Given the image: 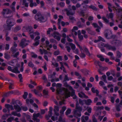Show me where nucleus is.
<instances>
[{"instance_id":"nucleus-2","label":"nucleus","mask_w":122,"mask_h":122,"mask_svg":"<svg viewBox=\"0 0 122 122\" xmlns=\"http://www.w3.org/2000/svg\"><path fill=\"white\" fill-rule=\"evenodd\" d=\"M32 27L30 26H28L27 27H24L22 30L24 31H29V34L30 37L33 39L34 38V36H37L36 37L34 40L35 41L39 40L40 38V36H39L40 34V33L37 31L34 32L33 31H32Z\"/></svg>"},{"instance_id":"nucleus-58","label":"nucleus","mask_w":122,"mask_h":122,"mask_svg":"<svg viewBox=\"0 0 122 122\" xmlns=\"http://www.w3.org/2000/svg\"><path fill=\"white\" fill-rule=\"evenodd\" d=\"M78 37L79 39L80 40H82L83 39V36L79 34H78Z\"/></svg>"},{"instance_id":"nucleus-51","label":"nucleus","mask_w":122,"mask_h":122,"mask_svg":"<svg viewBox=\"0 0 122 122\" xmlns=\"http://www.w3.org/2000/svg\"><path fill=\"white\" fill-rule=\"evenodd\" d=\"M75 74L76 76H78V79H80L81 78V76L79 73L76 72H75Z\"/></svg>"},{"instance_id":"nucleus-42","label":"nucleus","mask_w":122,"mask_h":122,"mask_svg":"<svg viewBox=\"0 0 122 122\" xmlns=\"http://www.w3.org/2000/svg\"><path fill=\"white\" fill-rule=\"evenodd\" d=\"M75 42L77 45V46H78L80 50V51L81 52H82L83 50L82 48V47H81V46L77 42H76V41H75Z\"/></svg>"},{"instance_id":"nucleus-17","label":"nucleus","mask_w":122,"mask_h":122,"mask_svg":"<svg viewBox=\"0 0 122 122\" xmlns=\"http://www.w3.org/2000/svg\"><path fill=\"white\" fill-rule=\"evenodd\" d=\"M64 86L68 88L69 90L70 91L72 90V95L74 94V90L73 89V88L71 86L68 84L66 82L64 83Z\"/></svg>"},{"instance_id":"nucleus-55","label":"nucleus","mask_w":122,"mask_h":122,"mask_svg":"<svg viewBox=\"0 0 122 122\" xmlns=\"http://www.w3.org/2000/svg\"><path fill=\"white\" fill-rule=\"evenodd\" d=\"M84 49L86 52V54L88 56H90V53L88 51L86 47H84Z\"/></svg>"},{"instance_id":"nucleus-28","label":"nucleus","mask_w":122,"mask_h":122,"mask_svg":"<svg viewBox=\"0 0 122 122\" xmlns=\"http://www.w3.org/2000/svg\"><path fill=\"white\" fill-rule=\"evenodd\" d=\"M14 107L15 109L17 112H19L21 109V107L18 105H15Z\"/></svg>"},{"instance_id":"nucleus-38","label":"nucleus","mask_w":122,"mask_h":122,"mask_svg":"<svg viewBox=\"0 0 122 122\" xmlns=\"http://www.w3.org/2000/svg\"><path fill=\"white\" fill-rule=\"evenodd\" d=\"M92 91L94 93H96L97 94V96H98L99 92L97 90H96L95 91V88L93 87H92Z\"/></svg>"},{"instance_id":"nucleus-23","label":"nucleus","mask_w":122,"mask_h":122,"mask_svg":"<svg viewBox=\"0 0 122 122\" xmlns=\"http://www.w3.org/2000/svg\"><path fill=\"white\" fill-rule=\"evenodd\" d=\"M78 95L79 97H80L84 98H88V97L87 96H86L84 93L82 92H80L79 93Z\"/></svg>"},{"instance_id":"nucleus-20","label":"nucleus","mask_w":122,"mask_h":122,"mask_svg":"<svg viewBox=\"0 0 122 122\" xmlns=\"http://www.w3.org/2000/svg\"><path fill=\"white\" fill-rule=\"evenodd\" d=\"M43 95L44 97L46 98H47L49 96L48 92L46 90H43Z\"/></svg>"},{"instance_id":"nucleus-11","label":"nucleus","mask_w":122,"mask_h":122,"mask_svg":"<svg viewBox=\"0 0 122 122\" xmlns=\"http://www.w3.org/2000/svg\"><path fill=\"white\" fill-rule=\"evenodd\" d=\"M105 35L107 39H110L112 38V32L110 30H106L105 31Z\"/></svg>"},{"instance_id":"nucleus-9","label":"nucleus","mask_w":122,"mask_h":122,"mask_svg":"<svg viewBox=\"0 0 122 122\" xmlns=\"http://www.w3.org/2000/svg\"><path fill=\"white\" fill-rule=\"evenodd\" d=\"M11 12V11L9 9L7 8L3 9L2 14L5 17H8L9 16H6V15L10 14Z\"/></svg>"},{"instance_id":"nucleus-1","label":"nucleus","mask_w":122,"mask_h":122,"mask_svg":"<svg viewBox=\"0 0 122 122\" xmlns=\"http://www.w3.org/2000/svg\"><path fill=\"white\" fill-rule=\"evenodd\" d=\"M62 84L60 83H58L56 85L57 98L62 101L59 102V104L60 105L64 104L65 98L70 97V92L67 88L64 87L60 88Z\"/></svg>"},{"instance_id":"nucleus-25","label":"nucleus","mask_w":122,"mask_h":122,"mask_svg":"<svg viewBox=\"0 0 122 122\" xmlns=\"http://www.w3.org/2000/svg\"><path fill=\"white\" fill-rule=\"evenodd\" d=\"M39 51L41 54H48V52L46 50H44V49H39Z\"/></svg>"},{"instance_id":"nucleus-45","label":"nucleus","mask_w":122,"mask_h":122,"mask_svg":"<svg viewBox=\"0 0 122 122\" xmlns=\"http://www.w3.org/2000/svg\"><path fill=\"white\" fill-rule=\"evenodd\" d=\"M58 121L60 122H66L64 119H62L61 116H60L59 119Z\"/></svg>"},{"instance_id":"nucleus-24","label":"nucleus","mask_w":122,"mask_h":122,"mask_svg":"<svg viewBox=\"0 0 122 122\" xmlns=\"http://www.w3.org/2000/svg\"><path fill=\"white\" fill-rule=\"evenodd\" d=\"M65 10L66 11L67 14L68 15H73L75 13L74 11H72L71 10L69 11H68L67 9H65Z\"/></svg>"},{"instance_id":"nucleus-52","label":"nucleus","mask_w":122,"mask_h":122,"mask_svg":"<svg viewBox=\"0 0 122 122\" xmlns=\"http://www.w3.org/2000/svg\"><path fill=\"white\" fill-rule=\"evenodd\" d=\"M78 29L77 27L76 26H74L71 30L72 33H73L75 31L77 30Z\"/></svg>"},{"instance_id":"nucleus-19","label":"nucleus","mask_w":122,"mask_h":122,"mask_svg":"<svg viewBox=\"0 0 122 122\" xmlns=\"http://www.w3.org/2000/svg\"><path fill=\"white\" fill-rule=\"evenodd\" d=\"M104 46L109 50L114 51L116 50V48L114 46H112L108 44H106Z\"/></svg>"},{"instance_id":"nucleus-63","label":"nucleus","mask_w":122,"mask_h":122,"mask_svg":"<svg viewBox=\"0 0 122 122\" xmlns=\"http://www.w3.org/2000/svg\"><path fill=\"white\" fill-rule=\"evenodd\" d=\"M87 111L89 113H90L91 112L92 108L90 107H87Z\"/></svg>"},{"instance_id":"nucleus-18","label":"nucleus","mask_w":122,"mask_h":122,"mask_svg":"<svg viewBox=\"0 0 122 122\" xmlns=\"http://www.w3.org/2000/svg\"><path fill=\"white\" fill-rule=\"evenodd\" d=\"M60 63L61 65V66L60 68V69L61 70L63 69V71L65 73H66V71L63 66V65H64L69 68V67L68 66V64L65 62L63 63L62 62H60Z\"/></svg>"},{"instance_id":"nucleus-64","label":"nucleus","mask_w":122,"mask_h":122,"mask_svg":"<svg viewBox=\"0 0 122 122\" xmlns=\"http://www.w3.org/2000/svg\"><path fill=\"white\" fill-rule=\"evenodd\" d=\"M92 121L93 122H97V119L95 118V116L93 115L92 117Z\"/></svg>"},{"instance_id":"nucleus-57","label":"nucleus","mask_w":122,"mask_h":122,"mask_svg":"<svg viewBox=\"0 0 122 122\" xmlns=\"http://www.w3.org/2000/svg\"><path fill=\"white\" fill-rule=\"evenodd\" d=\"M102 19L106 23H108L109 22V20H107L104 17H102Z\"/></svg>"},{"instance_id":"nucleus-12","label":"nucleus","mask_w":122,"mask_h":122,"mask_svg":"<svg viewBox=\"0 0 122 122\" xmlns=\"http://www.w3.org/2000/svg\"><path fill=\"white\" fill-rule=\"evenodd\" d=\"M29 41H26L25 39H22L19 45L21 47H23L27 45L28 44L26 43L29 42Z\"/></svg>"},{"instance_id":"nucleus-36","label":"nucleus","mask_w":122,"mask_h":122,"mask_svg":"<svg viewBox=\"0 0 122 122\" xmlns=\"http://www.w3.org/2000/svg\"><path fill=\"white\" fill-rule=\"evenodd\" d=\"M117 55L116 56V57L117 58H119L120 57L122 56V54L119 51H117L116 52Z\"/></svg>"},{"instance_id":"nucleus-31","label":"nucleus","mask_w":122,"mask_h":122,"mask_svg":"<svg viewBox=\"0 0 122 122\" xmlns=\"http://www.w3.org/2000/svg\"><path fill=\"white\" fill-rule=\"evenodd\" d=\"M5 108L8 109H10L11 110H13L14 108L12 106L8 104H6L5 105Z\"/></svg>"},{"instance_id":"nucleus-56","label":"nucleus","mask_w":122,"mask_h":122,"mask_svg":"<svg viewBox=\"0 0 122 122\" xmlns=\"http://www.w3.org/2000/svg\"><path fill=\"white\" fill-rule=\"evenodd\" d=\"M69 79L67 75H65V78L63 81V82L66 81H68Z\"/></svg>"},{"instance_id":"nucleus-10","label":"nucleus","mask_w":122,"mask_h":122,"mask_svg":"<svg viewBox=\"0 0 122 122\" xmlns=\"http://www.w3.org/2000/svg\"><path fill=\"white\" fill-rule=\"evenodd\" d=\"M19 66L17 65V67L16 66L15 67L14 69H12L11 66H9L8 67V70L12 72L15 73H19L20 72L18 70V67H19Z\"/></svg>"},{"instance_id":"nucleus-35","label":"nucleus","mask_w":122,"mask_h":122,"mask_svg":"<svg viewBox=\"0 0 122 122\" xmlns=\"http://www.w3.org/2000/svg\"><path fill=\"white\" fill-rule=\"evenodd\" d=\"M69 44L71 46V48L73 51L75 50L76 46L74 44L71 43H69Z\"/></svg>"},{"instance_id":"nucleus-54","label":"nucleus","mask_w":122,"mask_h":122,"mask_svg":"<svg viewBox=\"0 0 122 122\" xmlns=\"http://www.w3.org/2000/svg\"><path fill=\"white\" fill-rule=\"evenodd\" d=\"M52 65L56 67H58V64L56 62H52Z\"/></svg>"},{"instance_id":"nucleus-60","label":"nucleus","mask_w":122,"mask_h":122,"mask_svg":"<svg viewBox=\"0 0 122 122\" xmlns=\"http://www.w3.org/2000/svg\"><path fill=\"white\" fill-rule=\"evenodd\" d=\"M14 117H9L7 119V121L8 122H11L14 120Z\"/></svg>"},{"instance_id":"nucleus-22","label":"nucleus","mask_w":122,"mask_h":122,"mask_svg":"<svg viewBox=\"0 0 122 122\" xmlns=\"http://www.w3.org/2000/svg\"><path fill=\"white\" fill-rule=\"evenodd\" d=\"M30 3V6L31 7H32L33 6H36L37 5V4L36 3L33 2V0H27Z\"/></svg>"},{"instance_id":"nucleus-62","label":"nucleus","mask_w":122,"mask_h":122,"mask_svg":"<svg viewBox=\"0 0 122 122\" xmlns=\"http://www.w3.org/2000/svg\"><path fill=\"white\" fill-rule=\"evenodd\" d=\"M28 95V93L26 92H25L24 93V94L23 95V97L25 99H26L27 98V96Z\"/></svg>"},{"instance_id":"nucleus-4","label":"nucleus","mask_w":122,"mask_h":122,"mask_svg":"<svg viewBox=\"0 0 122 122\" xmlns=\"http://www.w3.org/2000/svg\"><path fill=\"white\" fill-rule=\"evenodd\" d=\"M76 110H75L74 111V116L75 117H80L81 116V114L79 112L82 110V108L81 107H78V102L76 104Z\"/></svg>"},{"instance_id":"nucleus-37","label":"nucleus","mask_w":122,"mask_h":122,"mask_svg":"<svg viewBox=\"0 0 122 122\" xmlns=\"http://www.w3.org/2000/svg\"><path fill=\"white\" fill-rule=\"evenodd\" d=\"M33 100L32 99H30L29 100L28 99H27L26 100V103L28 104L30 102V103L31 104L33 102Z\"/></svg>"},{"instance_id":"nucleus-39","label":"nucleus","mask_w":122,"mask_h":122,"mask_svg":"<svg viewBox=\"0 0 122 122\" xmlns=\"http://www.w3.org/2000/svg\"><path fill=\"white\" fill-rule=\"evenodd\" d=\"M66 109V107L64 106L62 107L60 111V113L61 114H63L64 112L65 111Z\"/></svg>"},{"instance_id":"nucleus-7","label":"nucleus","mask_w":122,"mask_h":122,"mask_svg":"<svg viewBox=\"0 0 122 122\" xmlns=\"http://www.w3.org/2000/svg\"><path fill=\"white\" fill-rule=\"evenodd\" d=\"M7 25L4 26V27L5 29H6L7 30H10L11 27L14 25L15 23L14 22H11L10 20H8L7 21Z\"/></svg>"},{"instance_id":"nucleus-5","label":"nucleus","mask_w":122,"mask_h":122,"mask_svg":"<svg viewBox=\"0 0 122 122\" xmlns=\"http://www.w3.org/2000/svg\"><path fill=\"white\" fill-rule=\"evenodd\" d=\"M35 19L40 21L41 22H44L46 20V19L44 18L40 13H38L35 16Z\"/></svg>"},{"instance_id":"nucleus-44","label":"nucleus","mask_w":122,"mask_h":122,"mask_svg":"<svg viewBox=\"0 0 122 122\" xmlns=\"http://www.w3.org/2000/svg\"><path fill=\"white\" fill-rule=\"evenodd\" d=\"M71 93L70 92V96L71 95V96L73 97V98L74 99H76L77 97L75 94V91H74V94H73V95H72V90L71 91ZM69 92H70L69 91Z\"/></svg>"},{"instance_id":"nucleus-13","label":"nucleus","mask_w":122,"mask_h":122,"mask_svg":"<svg viewBox=\"0 0 122 122\" xmlns=\"http://www.w3.org/2000/svg\"><path fill=\"white\" fill-rule=\"evenodd\" d=\"M37 89L38 90L36 91V90H34V92L37 95H38L40 97L42 96L41 94L40 93V92L43 89L42 86H38L37 87Z\"/></svg>"},{"instance_id":"nucleus-15","label":"nucleus","mask_w":122,"mask_h":122,"mask_svg":"<svg viewBox=\"0 0 122 122\" xmlns=\"http://www.w3.org/2000/svg\"><path fill=\"white\" fill-rule=\"evenodd\" d=\"M60 35L59 33L56 32H54L53 34L52 35L54 38L56 39L58 41H59L61 39V37L59 36Z\"/></svg>"},{"instance_id":"nucleus-46","label":"nucleus","mask_w":122,"mask_h":122,"mask_svg":"<svg viewBox=\"0 0 122 122\" xmlns=\"http://www.w3.org/2000/svg\"><path fill=\"white\" fill-rule=\"evenodd\" d=\"M71 112V110L69 108L67 109L66 112V115H67L70 114Z\"/></svg>"},{"instance_id":"nucleus-49","label":"nucleus","mask_w":122,"mask_h":122,"mask_svg":"<svg viewBox=\"0 0 122 122\" xmlns=\"http://www.w3.org/2000/svg\"><path fill=\"white\" fill-rule=\"evenodd\" d=\"M57 118L58 117L57 116H53L51 117V119L53 121L57 120Z\"/></svg>"},{"instance_id":"nucleus-21","label":"nucleus","mask_w":122,"mask_h":122,"mask_svg":"<svg viewBox=\"0 0 122 122\" xmlns=\"http://www.w3.org/2000/svg\"><path fill=\"white\" fill-rule=\"evenodd\" d=\"M59 111V108L58 107L55 106L54 111L55 112V114L57 116L59 115V113L58 112Z\"/></svg>"},{"instance_id":"nucleus-32","label":"nucleus","mask_w":122,"mask_h":122,"mask_svg":"<svg viewBox=\"0 0 122 122\" xmlns=\"http://www.w3.org/2000/svg\"><path fill=\"white\" fill-rule=\"evenodd\" d=\"M113 14L112 13H110L109 14H107V17L108 19L110 18L112 20H113Z\"/></svg>"},{"instance_id":"nucleus-27","label":"nucleus","mask_w":122,"mask_h":122,"mask_svg":"<svg viewBox=\"0 0 122 122\" xmlns=\"http://www.w3.org/2000/svg\"><path fill=\"white\" fill-rule=\"evenodd\" d=\"M88 119V117L87 116H86L85 117L84 116H82L81 118V120L82 122H86V121Z\"/></svg>"},{"instance_id":"nucleus-30","label":"nucleus","mask_w":122,"mask_h":122,"mask_svg":"<svg viewBox=\"0 0 122 122\" xmlns=\"http://www.w3.org/2000/svg\"><path fill=\"white\" fill-rule=\"evenodd\" d=\"M107 55L110 56V59L112 60H114L115 59V57L113 56V53L109 52L108 53Z\"/></svg>"},{"instance_id":"nucleus-29","label":"nucleus","mask_w":122,"mask_h":122,"mask_svg":"<svg viewBox=\"0 0 122 122\" xmlns=\"http://www.w3.org/2000/svg\"><path fill=\"white\" fill-rule=\"evenodd\" d=\"M92 25L95 28H97L96 29V31L97 32H99V29H101L100 28L99 26L97 25L96 23H94L92 24Z\"/></svg>"},{"instance_id":"nucleus-33","label":"nucleus","mask_w":122,"mask_h":122,"mask_svg":"<svg viewBox=\"0 0 122 122\" xmlns=\"http://www.w3.org/2000/svg\"><path fill=\"white\" fill-rule=\"evenodd\" d=\"M98 40H96L94 41V42L95 43H97V42L98 41H102L103 42L105 41V40H104L100 36L98 37Z\"/></svg>"},{"instance_id":"nucleus-61","label":"nucleus","mask_w":122,"mask_h":122,"mask_svg":"<svg viewBox=\"0 0 122 122\" xmlns=\"http://www.w3.org/2000/svg\"><path fill=\"white\" fill-rule=\"evenodd\" d=\"M28 66L30 67H31L32 68H33V67L34 66V65L32 63V62H30L28 63Z\"/></svg>"},{"instance_id":"nucleus-59","label":"nucleus","mask_w":122,"mask_h":122,"mask_svg":"<svg viewBox=\"0 0 122 122\" xmlns=\"http://www.w3.org/2000/svg\"><path fill=\"white\" fill-rule=\"evenodd\" d=\"M16 61L15 60H13L9 62V64L10 65H12V64L14 63Z\"/></svg>"},{"instance_id":"nucleus-50","label":"nucleus","mask_w":122,"mask_h":122,"mask_svg":"<svg viewBox=\"0 0 122 122\" xmlns=\"http://www.w3.org/2000/svg\"><path fill=\"white\" fill-rule=\"evenodd\" d=\"M35 42L33 43V45L34 46H37L39 44V40H37L36 41H35Z\"/></svg>"},{"instance_id":"nucleus-3","label":"nucleus","mask_w":122,"mask_h":122,"mask_svg":"<svg viewBox=\"0 0 122 122\" xmlns=\"http://www.w3.org/2000/svg\"><path fill=\"white\" fill-rule=\"evenodd\" d=\"M115 4L118 7L117 8H116L114 6H112L110 3H107L109 11L110 12L112 11V10L111 9V8L114 10H116L119 12H121L122 13V8L120 7L119 5L117 4L116 3ZM121 18L122 19V15H121Z\"/></svg>"},{"instance_id":"nucleus-26","label":"nucleus","mask_w":122,"mask_h":122,"mask_svg":"<svg viewBox=\"0 0 122 122\" xmlns=\"http://www.w3.org/2000/svg\"><path fill=\"white\" fill-rule=\"evenodd\" d=\"M59 18L58 19V24L59 25L58 28L59 29H61V27L60 26V21L61 20V19H62L63 18V17L61 15H59Z\"/></svg>"},{"instance_id":"nucleus-6","label":"nucleus","mask_w":122,"mask_h":122,"mask_svg":"<svg viewBox=\"0 0 122 122\" xmlns=\"http://www.w3.org/2000/svg\"><path fill=\"white\" fill-rule=\"evenodd\" d=\"M11 115L19 117H20L21 116L20 113H17L16 112L13 111L11 112V114H6L3 115L2 117V118L4 120H5L8 117L9 115L11 116Z\"/></svg>"},{"instance_id":"nucleus-43","label":"nucleus","mask_w":122,"mask_h":122,"mask_svg":"<svg viewBox=\"0 0 122 122\" xmlns=\"http://www.w3.org/2000/svg\"><path fill=\"white\" fill-rule=\"evenodd\" d=\"M88 7L95 11L97 10V8L95 6L92 5H91L90 6H89Z\"/></svg>"},{"instance_id":"nucleus-14","label":"nucleus","mask_w":122,"mask_h":122,"mask_svg":"<svg viewBox=\"0 0 122 122\" xmlns=\"http://www.w3.org/2000/svg\"><path fill=\"white\" fill-rule=\"evenodd\" d=\"M53 110V108L51 107H49V111L48 112V115H46L45 117L46 119L48 120L50 118L52 115V112Z\"/></svg>"},{"instance_id":"nucleus-40","label":"nucleus","mask_w":122,"mask_h":122,"mask_svg":"<svg viewBox=\"0 0 122 122\" xmlns=\"http://www.w3.org/2000/svg\"><path fill=\"white\" fill-rule=\"evenodd\" d=\"M102 80L103 81L106 82H107V81L106 80V77L105 75H103L102 77Z\"/></svg>"},{"instance_id":"nucleus-48","label":"nucleus","mask_w":122,"mask_h":122,"mask_svg":"<svg viewBox=\"0 0 122 122\" xmlns=\"http://www.w3.org/2000/svg\"><path fill=\"white\" fill-rule=\"evenodd\" d=\"M4 58L7 59L8 60L10 58V56L6 53L4 54Z\"/></svg>"},{"instance_id":"nucleus-8","label":"nucleus","mask_w":122,"mask_h":122,"mask_svg":"<svg viewBox=\"0 0 122 122\" xmlns=\"http://www.w3.org/2000/svg\"><path fill=\"white\" fill-rule=\"evenodd\" d=\"M56 73L55 72L53 73V75H50L49 76V79L50 80H51L52 82L55 81H59V79L58 78H56L55 77V75Z\"/></svg>"},{"instance_id":"nucleus-41","label":"nucleus","mask_w":122,"mask_h":122,"mask_svg":"<svg viewBox=\"0 0 122 122\" xmlns=\"http://www.w3.org/2000/svg\"><path fill=\"white\" fill-rule=\"evenodd\" d=\"M97 56L98 57L100 58V60L102 61H104L105 59L101 55H97Z\"/></svg>"},{"instance_id":"nucleus-53","label":"nucleus","mask_w":122,"mask_h":122,"mask_svg":"<svg viewBox=\"0 0 122 122\" xmlns=\"http://www.w3.org/2000/svg\"><path fill=\"white\" fill-rule=\"evenodd\" d=\"M31 56L33 57L36 58L37 56V55L32 52L31 53Z\"/></svg>"},{"instance_id":"nucleus-47","label":"nucleus","mask_w":122,"mask_h":122,"mask_svg":"<svg viewBox=\"0 0 122 122\" xmlns=\"http://www.w3.org/2000/svg\"><path fill=\"white\" fill-rule=\"evenodd\" d=\"M21 29L20 26H17L15 28L14 31H16L20 30Z\"/></svg>"},{"instance_id":"nucleus-16","label":"nucleus","mask_w":122,"mask_h":122,"mask_svg":"<svg viewBox=\"0 0 122 122\" xmlns=\"http://www.w3.org/2000/svg\"><path fill=\"white\" fill-rule=\"evenodd\" d=\"M40 115V114L39 113L37 114L34 113L33 115V120L34 121H36L37 122H39L40 121V120L39 119H37V118Z\"/></svg>"},{"instance_id":"nucleus-34","label":"nucleus","mask_w":122,"mask_h":122,"mask_svg":"<svg viewBox=\"0 0 122 122\" xmlns=\"http://www.w3.org/2000/svg\"><path fill=\"white\" fill-rule=\"evenodd\" d=\"M84 101L86 104L88 105H90L92 102V100L90 99H88L86 101L85 100Z\"/></svg>"}]
</instances>
